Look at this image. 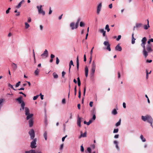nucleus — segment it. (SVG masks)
I'll list each match as a JSON object with an SVG mask.
<instances>
[{
  "mask_svg": "<svg viewBox=\"0 0 153 153\" xmlns=\"http://www.w3.org/2000/svg\"><path fill=\"white\" fill-rule=\"evenodd\" d=\"M86 90V87L85 86L84 87V91H83L84 96H85V95Z\"/></svg>",
  "mask_w": 153,
  "mask_h": 153,
  "instance_id": "obj_49",
  "label": "nucleus"
},
{
  "mask_svg": "<svg viewBox=\"0 0 153 153\" xmlns=\"http://www.w3.org/2000/svg\"><path fill=\"white\" fill-rule=\"evenodd\" d=\"M53 76L54 78L56 79L58 78V75L55 72L53 73Z\"/></svg>",
  "mask_w": 153,
  "mask_h": 153,
  "instance_id": "obj_34",
  "label": "nucleus"
},
{
  "mask_svg": "<svg viewBox=\"0 0 153 153\" xmlns=\"http://www.w3.org/2000/svg\"><path fill=\"white\" fill-rule=\"evenodd\" d=\"M116 51H122V48L121 47L120 45V44H118L116 47L115 48Z\"/></svg>",
  "mask_w": 153,
  "mask_h": 153,
  "instance_id": "obj_10",
  "label": "nucleus"
},
{
  "mask_svg": "<svg viewBox=\"0 0 153 153\" xmlns=\"http://www.w3.org/2000/svg\"><path fill=\"white\" fill-rule=\"evenodd\" d=\"M26 153H42L41 151H38L37 152H36L34 150H31L29 151H26Z\"/></svg>",
  "mask_w": 153,
  "mask_h": 153,
  "instance_id": "obj_11",
  "label": "nucleus"
},
{
  "mask_svg": "<svg viewBox=\"0 0 153 153\" xmlns=\"http://www.w3.org/2000/svg\"><path fill=\"white\" fill-rule=\"evenodd\" d=\"M105 29L107 30L108 32L110 31V29L109 28V26L108 25H106L105 27Z\"/></svg>",
  "mask_w": 153,
  "mask_h": 153,
  "instance_id": "obj_33",
  "label": "nucleus"
},
{
  "mask_svg": "<svg viewBox=\"0 0 153 153\" xmlns=\"http://www.w3.org/2000/svg\"><path fill=\"white\" fill-rule=\"evenodd\" d=\"M146 41L147 39L146 37L143 38L141 40L142 43L141 44V46L143 48V53L145 58H146L148 55V52L146 51L145 46Z\"/></svg>",
  "mask_w": 153,
  "mask_h": 153,
  "instance_id": "obj_1",
  "label": "nucleus"
},
{
  "mask_svg": "<svg viewBox=\"0 0 153 153\" xmlns=\"http://www.w3.org/2000/svg\"><path fill=\"white\" fill-rule=\"evenodd\" d=\"M93 102L92 101H91L90 102L89 105L91 107H92L93 106Z\"/></svg>",
  "mask_w": 153,
  "mask_h": 153,
  "instance_id": "obj_57",
  "label": "nucleus"
},
{
  "mask_svg": "<svg viewBox=\"0 0 153 153\" xmlns=\"http://www.w3.org/2000/svg\"><path fill=\"white\" fill-rule=\"evenodd\" d=\"M27 116L26 119L27 120H28L29 119H31V118L33 116V114H29Z\"/></svg>",
  "mask_w": 153,
  "mask_h": 153,
  "instance_id": "obj_24",
  "label": "nucleus"
},
{
  "mask_svg": "<svg viewBox=\"0 0 153 153\" xmlns=\"http://www.w3.org/2000/svg\"><path fill=\"white\" fill-rule=\"evenodd\" d=\"M121 36L120 35L118 36L117 38L116 39L117 41H119L120 40V39H121Z\"/></svg>",
  "mask_w": 153,
  "mask_h": 153,
  "instance_id": "obj_50",
  "label": "nucleus"
},
{
  "mask_svg": "<svg viewBox=\"0 0 153 153\" xmlns=\"http://www.w3.org/2000/svg\"><path fill=\"white\" fill-rule=\"evenodd\" d=\"M71 65H73V66H74V65L73 62L72 60H71L69 64V72H70V69L71 68Z\"/></svg>",
  "mask_w": 153,
  "mask_h": 153,
  "instance_id": "obj_28",
  "label": "nucleus"
},
{
  "mask_svg": "<svg viewBox=\"0 0 153 153\" xmlns=\"http://www.w3.org/2000/svg\"><path fill=\"white\" fill-rule=\"evenodd\" d=\"M91 148L93 149H94L95 148V146L94 144H93L91 146Z\"/></svg>",
  "mask_w": 153,
  "mask_h": 153,
  "instance_id": "obj_54",
  "label": "nucleus"
},
{
  "mask_svg": "<svg viewBox=\"0 0 153 153\" xmlns=\"http://www.w3.org/2000/svg\"><path fill=\"white\" fill-rule=\"evenodd\" d=\"M150 27L149 25H145L143 26V28L145 30H147Z\"/></svg>",
  "mask_w": 153,
  "mask_h": 153,
  "instance_id": "obj_29",
  "label": "nucleus"
},
{
  "mask_svg": "<svg viewBox=\"0 0 153 153\" xmlns=\"http://www.w3.org/2000/svg\"><path fill=\"white\" fill-rule=\"evenodd\" d=\"M39 95H37L36 96H35L33 97V100H35L37 99L38 98V97H39Z\"/></svg>",
  "mask_w": 153,
  "mask_h": 153,
  "instance_id": "obj_43",
  "label": "nucleus"
},
{
  "mask_svg": "<svg viewBox=\"0 0 153 153\" xmlns=\"http://www.w3.org/2000/svg\"><path fill=\"white\" fill-rule=\"evenodd\" d=\"M11 66H12L13 70L14 71H16V70L17 69V65L15 63H12L11 64Z\"/></svg>",
  "mask_w": 153,
  "mask_h": 153,
  "instance_id": "obj_13",
  "label": "nucleus"
},
{
  "mask_svg": "<svg viewBox=\"0 0 153 153\" xmlns=\"http://www.w3.org/2000/svg\"><path fill=\"white\" fill-rule=\"evenodd\" d=\"M112 113L113 114H114V115H115L117 114V111L116 109H114Z\"/></svg>",
  "mask_w": 153,
  "mask_h": 153,
  "instance_id": "obj_38",
  "label": "nucleus"
},
{
  "mask_svg": "<svg viewBox=\"0 0 153 153\" xmlns=\"http://www.w3.org/2000/svg\"><path fill=\"white\" fill-rule=\"evenodd\" d=\"M81 151L82 152H83L84 151V148L82 145L81 146Z\"/></svg>",
  "mask_w": 153,
  "mask_h": 153,
  "instance_id": "obj_52",
  "label": "nucleus"
},
{
  "mask_svg": "<svg viewBox=\"0 0 153 153\" xmlns=\"http://www.w3.org/2000/svg\"><path fill=\"white\" fill-rule=\"evenodd\" d=\"M72 113H70V117H69V118L70 119H72Z\"/></svg>",
  "mask_w": 153,
  "mask_h": 153,
  "instance_id": "obj_63",
  "label": "nucleus"
},
{
  "mask_svg": "<svg viewBox=\"0 0 153 153\" xmlns=\"http://www.w3.org/2000/svg\"><path fill=\"white\" fill-rule=\"evenodd\" d=\"M39 70L38 68H37L36 69V70L35 71V72H34L35 75L36 76L38 75L39 74Z\"/></svg>",
  "mask_w": 153,
  "mask_h": 153,
  "instance_id": "obj_32",
  "label": "nucleus"
},
{
  "mask_svg": "<svg viewBox=\"0 0 153 153\" xmlns=\"http://www.w3.org/2000/svg\"><path fill=\"white\" fill-rule=\"evenodd\" d=\"M70 26L71 27V29L73 30L75 28V23L74 22H71L70 24Z\"/></svg>",
  "mask_w": 153,
  "mask_h": 153,
  "instance_id": "obj_16",
  "label": "nucleus"
},
{
  "mask_svg": "<svg viewBox=\"0 0 153 153\" xmlns=\"http://www.w3.org/2000/svg\"><path fill=\"white\" fill-rule=\"evenodd\" d=\"M25 28L26 29H27L29 27L30 25L27 22H25Z\"/></svg>",
  "mask_w": 153,
  "mask_h": 153,
  "instance_id": "obj_36",
  "label": "nucleus"
},
{
  "mask_svg": "<svg viewBox=\"0 0 153 153\" xmlns=\"http://www.w3.org/2000/svg\"><path fill=\"white\" fill-rule=\"evenodd\" d=\"M48 56V51L45 49L43 53L41 54V56L43 57H45V58H46Z\"/></svg>",
  "mask_w": 153,
  "mask_h": 153,
  "instance_id": "obj_9",
  "label": "nucleus"
},
{
  "mask_svg": "<svg viewBox=\"0 0 153 153\" xmlns=\"http://www.w3.org/2000/svg\"><path fill=\"white\" fill-rule=\"evenodd\" d=\"M20 15V12H18L16 14V16H19Z\"/></svg>",
  "mask_w": 153,
  "mask_h": 153,
  "instance_id": "obj_64",
  "label": "nucleus"
},
{
  "mask_svg": "<svg viewBox=\"0 0 153 153\" xmlns=\"http://www.w3.org/2000/svg\"><path fill=\"white\" fill-rule=\"evenodd\" d=\"M81 92L79 90V96L78 97L79 98H81Z\"/></svg>",
  "mask_w": 153,
  "mask_h": 153,
  "instance_id": "obj_56",
  "label": "nucleus"
},
{
  "mask_svg": "<svg viewBox=\"0 0 153 153\" xmlns=\"http://www.w3.org/2000/svg\"><path fill=\"white\" fill-rule=\"evenodd\" d=\"M96 118V117L95 114H94L93 115L92 120H95Z\"/></svg>",
  "mask_w": 153,
  "mask_h": 153,
  "instance_id": "obj_59",
  "label": "nucleus"
},
{
  "mask_svg": "<svg viewBox=\"0 0 153 153\" xmlns=\"http://www.w3.org/2000/svg\"><path fill=\"white\" fill-rule=\"evenodd\" d=\"M8 86H9V87H10L12 89H13V90H15V91L16 90L14 88L13 86L12 85H11L10 84H9V85H8Z\"/></svg>",
  "mask_w": 153,
  "mask_h": 153,
  "instance_id": "obj_48",
  "label": "nucleus"
},
{
  "mask_svg": "<svg viewBox=\"0 0 153 153\" xmlns=\"http://www.w3.org/2000/svg\"><path fill=\"white\" fill-rule=\"evenodd\" d=\"M22 97L20 96L19 97L16 99V100L19 103H22L23 102L22 100Z\"/></svg>",
  "mask_w": 153,
  "mask_h": 153,
  "instance_id": "obj_23",
  "label": "nucleus"
},
{
  "mask_svg": "<svg viewBox=\"0 0 153 153\" xmlns=\"http://www.w3.org/2000/svg\"><path fill=\"white\" fill-rule=\"evenodd\" d=\"M81 118L79 117V116H78V119L77 120V124L78 126H79V127H81Z\"/></svg>",
  "mask_w": 153,
  "mask_h": 153,
  "instance_id": "obj_14",
  "label": "nucleus"
},
{
  "mask_svg": "<svg viewBox=\"0 0 153 153\" xmlns=\"http://www.w3.org/2000/svg\"><path fill=\"white\" fill-rule=\"evenodd\" d=\"M140 138L143 142H145L146 141L145 138L144 137L143 135L142 134L140 136Z\"/></svg>",
  "mask_w": 153,
  "mask_h": 153,
  "instance_id": "obj_30",
  "label": "nucleus"
},
{
  "mask_svg": "<svg viewBox=\"0 0 153 153\" xmlns=\"http://www.w3.org/2000/svg\"><path fill=\"white\" fill-rule=\"evenodd\" d=\"M24 2V0H22L16 6V7L17 8H19L21 6L22 4Z\"/></svg>",
  "mask_w": 153,
  "mask_h": 153,
  "instance_id": "obj_19",
  "label": "nucleus"
},
{
  "mask_svg": "<svg viewBox=\"0 0 153 153\" xmlns=\"http://www.w3.org/2000/svg\"><path fill=\"white\" fill-rule=\"evenodd\" d=\"M118 128H116L114 129L113 131V133H117L118 132Z\"/></svg>",
  "mask_w": 153,
  "mask_h": 153,
  "instance_id": "obj_46",
  "label": "nucleus"
},
{
  "mask_svg": "<svg viewBox=\"0 0 153 153\" xmlns=\"http://www.w3.org/2000/svg\"><path fill=\"white\" fill-rule=\"evenodd\" d=\"M11 9V8L10 7H9L8 8V9L6 11V13L7 14H8L9 13L10 10Z\"/></svg>",
  "mask_w": 153,
  "mask_h": 153,
  "instance_id": "obj_41",
  "label": "nucleus"
},
{
  "mask_svg": "<svg viewBox=\"0 0 153 153\" xmlns=\"http://www.w3.org/2000/svg\"><path fill=\"white\" fill-rule=\"evenodd\" d=\"M76 62L77 69V70H78L79 68V66L78 56H77Z\"/></svg>",
  "mask_w": 153,
  "mask_h": 153,
  "instance_id": "obj_18",
  "label": "nucleus"
},
{
  "mask_svg": "<svg viewBox=\"0 0 153 153\" xmlns=\"http://www.w3.org/2000/svg\"><path fill=\"white\" fill-rule=\"evenodd\" d=\"M85 25V24H84V23L82 22H80V26L81 27H82L83 26H84Z\"/></svg>",
  "mask_w": 153,
  "mask_h": 153,
  "instance_id": "obj_39",
  "label": "nucleus"
},
{
  "mask_svg": "<svg viewBox=\"0 0 153 153\" xmlns=\"http://www.w3.org/2000/svg\"><path fill=\"white\" fill-rule=\"evenodd\" d=\"M152 62V60H148L147 59L146 60V62L148 63H151Z\"/></svg>",
  "mask_w": 153,
  "mask_h": 153,
  "instance_id": "obj_61",
  "label": "nucleus"
},
{
  "mask_svg": "<svg viewBox=\"0 0 153 153\" xmlns=\"http://www.w3.org/2000/svg\"><path fill=\"white\" fill-rule=\"evenodd\" d=\"M146 79H147L148 78V72L147 70H146Z\"/></svg>",
  "mask_w": 153,
  "mask_h": 153,
  "instance_id": "obj_53",
  "label": "nucleus"
},
{
  "mask_svg": "<svg viewBox=\"0 0 153 153\" xmlns=\"http://www.w3.org/2000/svg\"><path fill=\"white\" fill-rule=\"evenodd\" d=\"M52 13V11L51 10V7H50V10L49 12V14L50 15Z\"/></svg>",
  "mask_w": 153,
  "mask_h": 153,
  "instance_id": "obj_62",
  "label": "nucleus"
},
{
  "mask_svg": "<svg viewBox=\"0 0 153 153\" xmlns=\"http://www.w3.org/2000/svg\"><path fill=\"white\" fill-rule=\"evenodd\" d=\"M25 104L24 102H22L21 104V108H20V110H24L25 108Z\"/></svg>",
  "mask_w": 153,
  "mask_h": 153,
  "instance_id": "obj_25",
  "label": "nucleus"
},
{
  "mask_svg": "<svg viewBox=\"0 0 153 153\" xmlns=\"http://www.w3.org/2000/svg\"><path fill=\"white\" fill-rule=\"evenodd\" d=\"M78 25H79V22H76V24H75V28H77L78 26Z\"/></svg>",
  "mask_w": 153,
  "mask_h": 153,
  "instance_id": "obj_55",
  "label": "nucleus"
},
{
  "mask_svg": "<svg viewBox=\"0 0 153 153\" xmlns=\"http://www.w3.org/2000/svg\"><path fill=\"white\" fill-rule=\"evenodd\" d=\"M29 134L30 136L31 139H33L35 137V132L33 129H31L29 132Z\"/></svg>",
  "mask_w": 153,
  "mask_h": 153,
  "instance_id": "obj_4",
  "label": "nucleus"
},
{
  "mask_svg": "<svg viewBox=\"0 0 153 153\" xmlns=\"http://www.w3.org/2000/svg\"><path fill=\"white\" fill-rule=\"evenodd\" d=\"M103 44L107 46L106 49L109 51H111L110 45L109 42L108 41H105L104 42Z\"/></svg>",
  "mask_w": 153,
  "mask_h": 153,
  "instance_id": "obj_7",
  "label": "nucleus"
},
{
  "mask_svg": "<svg viewBox=\"0 0 153 153\" xmlns=\"http://www.w3.org/2000/svg\"><path fill=\"white\" fill-rule=\"evenodd\" d=\"M62 102L63 104H65V98H64L62 100Z\"/></svg>",
  "mask_w": 153,
  "mask_h": 153,
  "instance_id": "obj_58",
  "label": "nucleus"
},
{
  "mask_svg": "<svg viewBox=\"0 0 153 153\" xmlns=\"http://www.w3.org/2000/svg\"><path fill=\"white\" fill-rule=\"evenodd\" d=\"M42 6L41 5L40 6H37L36 7L38 9V13L39 14H42L43 16L45 14V12L42 9Z\"/></svg>",
  "mask_w": 153,
  "mask_h": 153,
  "instance_id": "obj_3",
  "label": "nucleus"
},
{
  "mask_svg": "<svg viewBox=\"0 0 153 153\" xmlns=\"http://www.w3.org/2000/svg\"><path fill=\"white\" fill-rule=\"evenodd\" d=\"M121 119H120L118 122H117L115 124V126L117 127L118 126L120 125L121 124Z\"/></svg>",
  "mask_w": 153,
  "mask_h": 153,
  "instance_id": "obj_31",
  "label": "nucleus"
},
{
  "mask_svg": "<svg viewBox=\"0 0 153 153\" xmlns=\"http://www.w3.org/2000/svg\"><path fill=\"white\" fill-rule=\"evenodd\" d=\"M134 33H133L132 34L131 43L132 44H134L135 43V40L136 39H135L134 38Z\"/></svg>",
  "mask_w": 153,
  "mask_h": 153,
  "instance_id": "obj_26",
  "label": "nucleus"
},
{
  "mask_svg": "<svg viewBox=\"0 0 153 153\" xmlns=\"http://www.w3.org/2000/svg\"><path fill=\"white\" fill-rule=\"evenodd\" d=\"M33 140L31 143L30 146L31 148L32 149L35 148L36 146V139L35 138L33 139Z\"/></svg>",
  "mask_w": 153,
  "mask_h": 153,
  "instance_id": "obj_5",
  "label": "nucleus"
},
{
  "mask_svg": "<svg viewBox=\"0 0 153 153\" xmlns=\"http://www.w3.org/2000/svg\"><path fill=\"white\" fill-rule=\"evenodd\" d=\"M65 73L64 71H63L62 72V77H64V76L65 75Z\"/></svg>",
  "mask_w": 153,
  "mask_h": 153,
  "instance_id": "obj_60",
  "label": "nucleus"
},
{
  "mask_svg": "<svg viewBox=\"0 0 153 153\" xmlns=\"http://www.w3.org/2000/svg\"><path fill=\"white\" fill-rule=\"evenodd\" d=\"M25 114L26 115H28V114H29V112L30 110L29 109V108L27 107H26L25 108Z\"/></svg>",
  "mask_w": 153,
  "mask_h": 153,
  "instance_id": "obj_17",
  "label": "nucleus"
},
{
  "mask_svg": "<svg viewBox=\"0 0 153 153\" xmlns=\"http://www.w3.org/2000/svg\"><path fill=\"white\" fill-rule=\"evenodd\" d=\"M88 69L87 66H86L85 68V76L87 77L88 76Z\"/></svg>",
  "mask_w": 153,
  "mask_h": 153,
  "instance_id": "obj_21",
  "label": "nucleus"
},
{
  "mask_svg": "<svg viewBox=\"0 0 153 153\" xmlns=\"http://www.w3.org/2000/svg\"><path fill=\"white\" fill-rule=\"evenodd\" d=\"M99 31L100 33H102V35L103 36L105 37V36L106 32L105 30H104V29H100L99 30Z\"/></svg>",
  "mask_w": 153,
  "mask_h": 153,
  "instance_id": "obj_12",
  "label": "nucleus"
},
{
  "mask_svg": "<svg viewBox=\"0 0 153 153\" xmlns=\"http://www.w3.org/2000/svg\"><path fill=\"white\" fill-rule=\"evenodd\" d=\"M102 8V3H100L97 6V14H99L101 11Z\"/></svg>",
  "mask_w": 153,
  "mask_h": 153,
  "instance_id": "obj_8",
  "label": "nucleus"
},
{
  "mask_svg": "<svg viewBox=\"0 0 153 153\" xmlns=\"http://www.w3.org/2000/svg\"><path fill=\"white\" fill-rule=\"evenodd\" d=\"M96 67V64L94 61L92 62V67L90 71L91 77H93L94 76L95 71Z\"/></svg>",
  "mask_w": 153,
  "mask_h": 153,
  "instance_id": "obj_2",
  "label": "nucleus"
},
{
  "mask_svg": "<svg viewBox=\"0 0 153 153\" xmlns=\"http://www.w3.org/2000/svg\"><path fill=\"white\" fill-rule=\"evenodd\" d=\"M87 150L88 152L89 153H91V148L90 147H88L87 148Z\"/></svg>",
  "mask_w": 153,
  "mask_h": 153,
  "instance_id": "obj_51",
  "label": "nucleus"
},
{
  "mask_svg": "<svg viewBox=\"0 0 153 153\" xmlns=\"http://www.w3.org/2000/svg\"><path fill=\"white\" fill-rule=\"evenodd\" d=\"M81 134L80 135L79 137V138H80L82 137H86V132H85L84 134L82 133V132H81Z\"/></svg>",
  "mask_w": 153,
  "mask_h": 153,
  "instance_id": "obj_20",
  "label": "nucleus"
},
{
  "mask_svg": "<svg viewBox=\"0 0 153 153\" xmlns=\"http://www.w3.org/2000/svg\"><path fill=\"white\" fill-rule=\"evenodd\" d=\"M91 112L92 114H93V115L96 114V110L94 108L92 110V111H91Z\"/></svg>",
  "mask_w": 153,
  "mask_h": 153,
  "instance_id": "obj_40",
  "label": "nucleus"
},
{
  "mask_svg": "<svg viewBox=\"0 0 153 153\" xmlns=\"http://www.w3.org/2000/svg\"><path fill=\"white\" fill-rule=\"evenodd\" d=\"M146 49V51L148 52V53H151L153 51L152 48V46L151 45H147Z\"/></svg>",
  "mask_w": 153,
  "mask_h": 153,
  "instance_id": "obj_6",
  "label": "nucleus"
},
{
  "mask_svg": "<svg viewBox=\"0 0 153 153\" xmlns=\"http://www.w3.org/2000/svg\"><path fill=\"white\" fill-rule=\"evenodd\" d=\"M77 93V90H76V86H75L74 87V94L75 95H76Z\"/></svg>",
  "mask_w": 153,
  "mask_h": 153,
  "instance_id": "obj_47",
  "label": "nucleus"
},
{
  "mask_svg": "<svg viewBox=\"0 0 153 153\" xmlns=\"http://www.w3.org/2000/svg\"><path fill=\"white\" fill-rule=\"evenodd\" d=\"M94 47H93L92 48V49L91 51H90L91 58H92V54H93V49H94Z\"/></svg>",
  "mask_w": 153,
  "mask_h": 153,
  "instance_id": "obj_45",
  "label": "nucleus"
},
{
  "mask_svg": "<svg viewBox=\"0 0 153 153\" xmlns=\"http://www.w3.org/2000/svg\"><path fill=\"white\" fill-rule=\"evenodd\" d=\"M20 83H21L20 81H19L18 82H17L16 85V86H15L17 88V87H19V85H20Z\"/></svg>",
  "mask_w": 153,
  "mask_h": 153,
  "instance_id": "obj_42",
  "label": "nucleus"
},
{
  "mask_svg": "<svg viewBox=\"0 0 153 153\" xmlns=\"http://www.w3.org/2000/svg\"><path fill=\"white\" fill-rule=\"evenodd\" d=\"M93 121L92 119L90 120L88 122H87V125L88 126L91 123L93 122Z\"/></svg>",
  "mask_w": 153,
  "mask_h": 153,
  "instance_id": "obj_37",
  "label": "nucleus"
},
{
  "mask_svg": "<svg viewBox=\"0 0 153 153\" xmlns=\"http://www.w3.org/2000/svg\"><path fill=\"white\" fill-rule=\"evenodd\" d=\"M47 132L46 131H45L43 134V136L45 140H47Z\"/></svg>",
  "mask_w": 153,
  "mask_h": 153,
  "instance_id": "obj_27",
  "label": "nucleus"
},
{
  "mask_svg": "<svg viewBox=\"0 0 153 153\" xmlns=\"http://www.w3.org/2000/svg\"><path fill=\"white\" fill-rule=\"evenodd\" d=\"M142 25V24L141 23H137L136 25V27H140Z\"/></svg>",
  "mask_w": 153,
  "mask_h": 153,
  "instance_id": "obj_35",
  "label": "nucleus"
},
{
  "mask_svg": "<svg viewBox=\"0 0 153 153\" xmlns=\"http://www.w3.org/2000/svg\"><path fill=\"white\" fill-rule=\"evenodd\" d=\"M29 126L30 127H31L33 126V121L32 119H30L29 121Z\"/></svg>",
  "mask_w": 153,
  "mask_h": 153,
  "instance_id": "obj_15",
  "label": "nucleus"
},
{
  "mask_svg": "<svg viewBox=\"0 0 153 153\" xmlns=\"http://www.w3.org/2000/svg\"><path fill=\"white\" fill-rule=\"evenodd\" d=\"M59 59H58V57H56V64L58 65L59 63Z\"/></svg>",
  "mask_w": 153,
  "mask_h": 153,
  "instance_id": "obj_44",
  "label": "nucleus"
},
{
  "mask_svg": "<svg viewBox=\"0 0 153 153\" xmlns=\"http://www.w3.org/2000/svg\"><path fill=\"white\" fill-rule=\"evenodd\" d=\"M114 143L116 147L117 148V149L118 151H119L120 149L118 146L117 141L116 140H114Z\"/></svg>",
  "mask_w": 153,
  "mask_h": 153,
  "instance_id": "obj_22",
  "label": "nucleus"
}]
</instances>
